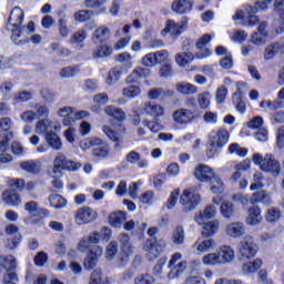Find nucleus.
<instances>
[{
	"instance_id": "nucleus-1",
	"label": "nucleus",
	"mask_w": 284,
	"mask_h": 284,
	"mask_svg": "<svg viewBox=\"0 0 284 284\" xmlns=\"http://www.w3.org/2000/svg\"><path fill=\"white\" fill-rule=\"evenodd\" d=\"M23 19H26L23 9L14 7L11 10L6 24V30H8V32H12L11 41H13L16 45H23V43H28V38H26V36L29 34V37H31V43L38 45V43H41L42 38L40 34H34V22L30 21L26 27L23 26Z\"/></svg>"
},
{
	"instance_id": "nucleus-2",
	"label": "nucleus",
	"mask_w": 284,
	"mask_h": 284,
	"mask_svg": "<svg viewBox=\"0 0 284 284\" xmlns=\"http://www.w3.org/2000/svg\"><path fill=\"white\" fill-rule=\"evenodd\" d=\"M270 3H272V0H257L254 7L246 4L244 9L235 12L233 21H243V26L254 28L258 23V16L256 13L261 12V10H267Z\"/></svg>"
},
{
	"instance_id": "nucleus-3",
	"label": "nucleus",
	"mask_w": 284,
	"mask_h": 284,
	"mask_svg": "<svg viewBox=\"0 0 284 284\" xmlns=\"http://www.w3.org/2000/svg\"><path fill=\"white\" fill-rule=\"evenodd\" d=\"M236 258L234 248L232 246H221L214 253H209L203 256L202 263L204 265H230Z\"/></svg>"
},
{
	"instance_id": "nucleus-4",
	"label": "nucleus",
	"mask_w": 284,
	"mask_h": 284,
	"mask_svg": "<svg viewBox=\"0 0 284 284\" xmlns=\"http://www.w3.org/2000/svg\"><path fill=\"white\" fill-rule=\"evenodd\" d=\"M252 161L255 165H260L262 172H271L273 176L281 174V162L272 153H266L264 156L255 153L252 156Z\"/></svg>"
},
{
	"instance_id": "nucleus-5",
	"label": "nucleus",
	"mask_w": 284,
	"mask_h": 284,
	"mask_svg": "<svg viewBox=\"0 0 284 284\" xmlns=\"http://www.w3.org/2000/svg\"><path fill=\"white\" fill-rule=\"evenodd\" d=\"M81 168V163L68 160L65 154L58 153L53 161V171L51 173L52 179L63 176L62 170H68L69 172H77Z\"/></svg>"
},
{
	"instance_id": "nucleus-6",
	"label": "nucleus",
	"mask_w": 284,
	"mask_h": 284,
	"mask_svg": "<svg viewBox=\"0 0 284 284\" xmlns=\"http://www.w3.org/2000/svg\"><path fill=\"white\" fill-rule=\"evenodd\" d=\"M258 246L254 243L252 235H245L239 244V256L242 261H251L256 256Z\"/></svg>"
},
{
	"instance_id": "nucleus-7",
	"label": "nucleus",
	"mask_w": 284,
	"mask_h": 284,
	"mask_svg": "<svg viewBox=\"0 0 284 284\" xmlns=\"http://www.w3.org/2000/svg\"><path fill=\"white\" fill-rule=\"evenodd\" d=\"M0 265L7 270V274L3 278V284H17L19 283V276L12 271L17 270V258L12 255L0 256Z\"/></svg>"
},
{
	"instance_id": "nucleus-8",
	"label": "nucleus",
	"mask_w": 284,
	"mask_h": 284,
	"mask_svg": "<svg viewBox=\"0 0 284 284\" xmlns=\"http://www.w3.org/2000/svg\"><path fill=\"white\" fill-rule=\"evenodd\" d=\"M168 59H170V52H168V50H160L145 54L142 58V65H145V68H154L161 63H168Z\"/></svg>"
},
{
	"instance_id": "nucleus-9",
	"label": "nucleus",
	"mask_w": 284,
	"mask_h": 284,
	"mask_svg": "<svg viewBox=\"0 0 284 284\" xmlns=\"http://www.w3.org/2000/svg\"><path fill=\"white\" fill-rule=\"evenodd\" d=\"M172 119L176 125H190L199 119V115L190 109H178L172 113Z\"/></svg>"
},
{
	"instance_id": "nucleus-10",
	"label": "nucleus",
	"mask_w": 284,
	"mask_h": 284,
	"mask_svg": "<svg viewBox=\"0 0 284 284\" xmlns=\"http://www.w3.org/2000/svg\"><path fill=\"white\" fill-rule=\"evenodd\" d=\"M98 216L99 215L92 207L83 206L75 211L74 223H77V225H88L94 223Z\"/></svg>"
},
{
	"instance_id": "nucleus-11",
	"label": "nucleus",
	"mask_w": 284,
	"mask_h": 284,
	"mask_svg": "<svg viewBox=\"0 0 284 284\" xmlns=\"http://www.w3.org/2000/svg\"><path fill=\"white\" fill-rule=\"evenodd\" d=\"M212 52L209 49H204V53H196L195 55L190 52H180L175 54V63L180 65V68H185V65H190L194 59H207Z\"/></svg>"
},
{
	"instance_id": "nucleus-12",
	"label": "nucleus",
	"mask_w": 284,
	"mask_h": 284,
	"mask_svg": "<svg viewBox=\"0 0 284 284\" xmlns=\"http://www.w3.org/2000/svg\"><path fill=\"white\" fill-rule=\"evenodd\" d=\"M200 201H201V195H199V193H195L190 189L184 190L183 194L180 197V203L181 205H183L186 212L194 210V207L199 205Z\"/></svg>"
},
{
	"instance_id": "nucleus-13",
	"label": "nucleus",
	"mask_w": 284,
	"mask_h": 284,
	"mask_svg": "<svg viewBox=\"0 0 284 284\" xmlns=\"http://www.w3.org/2000/svg\"><path fill=\"white\" fill-rule=\"evenodd\" d=\"M61 131V124H55L52 120L41 119L36 123V134H43V136H48L52 132Z\"/></svg>"
},
{
	"instance_id": "nucleus-14",
	"label": "nucleus",
	"mask_w": 284,
	"mask_h": 284,
	"mask_svg": "<svg viewBox=\"0 0 284 284\" xmlns=\"http://www.w3.org/2000/svg\"><path fill=\"white\" fill-rule=\"evenodd\" d=\"M102 131L113 143L114 148H121V142L123 141V134H125V128L119 125L116 130L110 128V125H103Z\"/></svg>"
},
{
	"instance_id": "nucleus-15",
	"label": "nucleus",
	"mask_w": 284,
	"mask_h": 284,
	"mask_svg": "<svg viewBox=\"0 0 284 284\" xmlns=\"http://www.w3.org/2000/svg\"><path fill=\"white\" fill-rule=\"evenodd\" d=\"M143 112L146 114V116H152L153 119H163V116H165V106L150 101L144 103Z\"/></svg>"
},
{
	"instance_id": "nucleus-16",
	"label": "nucleus",
	"mask_w": 284,
	"mask_h": 284,
	"mask_svg": "<svg viewBox=\"0 0 284 284\" xmlns=\"http://www.w3.org/2000/svg\"><path fill=\"white\" fill-rule=\"evenodd\" d=\"M103 256V247L95 245L92 247L91 252L88 253L84 260L85 270H94L97 267V263L99 258Z\"/></svg>"
},
{
	"instance_id": "nucleus-17",
	"label": "nucleus",
	"mask_w": 284,
	"mask_h": 284,
	"mask_svg": "<svg viewBox=\"0 0 284 284\" xmlns=\"http://www.w3.org/2000/svg\"><path fill=\"white\" fill-rule=\"evenodd\" d=\"M215 174L216 173H214V169L205 164L197 165L194 171L195 179L201 181V183H210Z\"/></svg>"
},
{
	"instance_id": "nucleus-18",
	"label": "nucleus",
	"mask_w": 284,
	"mask_h": 284,
	"mask_svg": "<svg viewBox=\"0 0 284 284\" xmlns=\"http://www.w3.org/2000/svg\"><path fill=\"white\" fill-rule=\"evenodd\" d=\"M185 28H187V21L175 22L173 20H168L162 34H168V32H170L172 37H180V34L185 31Z\"/></svg>"
},
{
	"instance_id": "nucleus-19",
	"label": "nucleus",
	"mask_w": 284,
	"mask_h": 284,
	"mask_svg": "<svg viewBox=\"0 0 284 284\" xmlns=\"http://www.w3.org/2000/svg\"><path fill=\"white\" fill-rule=\"evenodd\" d=\"M246 223L252 227H256L263 223V215L258 205H253L247 210Z\"/></svg>"
},
{
	"instance_id": "nucleus-20",
	"label": "nucleus",
	"mask_w": 284,
	"mask_h": 284,
	"mask_svg": "<svg viewBox=\"0 0 284 284\" xmlns=\"http://www.w3.org/2000/svg\"><path fill=\"white\" fill-rule=\"evenodd\" d=\"M171 97H174V91L164 90L163 88H154L148 92V99L150 101H164V99H171Z\"/></svg>"
},
{
	"instance_id": "nucleus-21",
	"label": "nucleus",
	"mask_w": 284,
	"mask_h": 284,
	"mask_svg": "<svg viewBox=\"0 0 284 284\" xmlns=\"http://www.w3.org/2000/svg\"><path fill=\"white\" fill-rule=\"evenodd\" d=\"M194 6L193 0H175L171 4V9L176 14H187V12H192V7Z\"/></svg>"
},
{
	"instance_id": "nucleus-22",
	"label": "nucleus",
	"mask_w": 284,
	"mask_h": 284,
	"mask_svg": "<svg viewBox=\"0 0 284 284\" xmlns=\"http://www.w3.org/2000/svg\"><path fill=\"white\" fill-rule=\"evenodd\" d=\"M2 201L11 207H18V205H21V195L12 189L6 190L2 193Z\"/></svg>"
},
{
	"instance_id": "nucleus-23",
	"label": "nucleus",
	"mask_w": 284,
	"mask_h": 284,
	"mask_svg": "<svg viewBox=\"0 0 284 284\" xmlns=\"http://www.w3.org/2000/svg\"><path fill=\"white\" fill-rule=\"evenodd\" d=\"M225 232L231 239H239V236L245 234V224L243 222H232L226 225Z\"/></svg>"
},
{
	"instance_id": "nucleus-24",
	"label": "nucleus",
	"mask_w": 284,
	"mask_h": 284,
	"mask_svg": "<svg viewBox=\"0 0 284 284\" xmlns=\"http://www.w3.org/2000/svg\"><path fill=\"white\" fill-rule=\"evenodd\" d=\"M58 116L62 119L63 125H74V108L64 106L59 109Z\"/></svg>"
},
{
	"instance_id": "nucleus-25",
	"label": "nucleus",
	"mask_w": 284,
	"mask_h": 284,
	"mask_svg": "<svg viewBox=\"0 0 284 284\" xmlns=\"http://www.w3.org/2000/svg\"><path fill=\"white\" fill-rule=\"evenodd\" d=\"M24 211L28 212L30 216H41V214H43L44 216H48V214H50L48 210H44L41 206H39V203L36 201L26 202Z\"/></svg>"
},
{
	"instance_id": "nucleus-26",
	"label": "nucleus",
	"mask_w": 284,
	"mask_h": 284,
	"mask_svg": "<svg viewBox=\"0 0 284 284\" xmlns=\"http://www.w3.org/2000/svg\"><path fill=\"white\" fill-rule=\"evenodd\" d=\"M221 227V222L219 220H213L204 223L202 227V236L204 239H210V236H214L216 232H219Z\"/></svg>"
},
{
	"instance_id": "nucleus-27",
	"label": "nucleus",
	"mask_w": 284,
	"mask_h": 284,
	"mask_svg": "<svg viewBox=\"0 0 284 284\" xmlns=\"http://www.w3.org/2000/svg\"><path fill=\"white\" fill-rule=\"evenodd\" d=\"M216 216V205L211 204L207 205L203 212H200L199 215L195 216L196 223L201 225L202 223H205V221H210V219H214Z\"/></svg>"
},
{
	"instance_id": "nucleus-28",
	"label": "nucleus",
	"mask_w": 284,
	"mask_h": 284,
	"mask_svg": "<svg viewBox=\"0 0 284 284\" xmlns=\"http://www.w3.org/2000/svg\"><path fill=\"white\" fill-rule=\"evenodd\" d=\"M57 132L58 131H53L52 133L47 134V136H44V141L51 150L60 152V150H63V143L61 142V138L59 134H57Z\"/></svg>"
},
{
	"instance_id": "nucleus-29",
	"label": "nucleus",
	"mask_w": 284,
	"mask_h": 284,
	"mask_svg": "<svg viewBox=\"0 0 284 284\" xmlns=\"http://www.w3.org/2000/svg\"><path fill=\"white\" fill-rule=\"evenodd\" d=\"M251 203L252 205H257L258 203H262V205H270V203H272V197L270 196V193L265 192V190L257 191L252 193Z\"/></svg>"
},
{
	"instance_id": "nucleus-30",
	"label": "nucleus",
	"mask_w": 284,
	"mask_h": 284,
	"mask_svg": "<svg viewBox=\"0 0 284 284\" xmlns=\"http://www.w3.org/2000/svg\"><path fill=\"white\" fill-rule=\"evenodd\" d=\"M274 12L277 14V20L275 21L276 26H280L277 32H284V3L283 1H275Z\"/></svg>"
},
{
	"instance_id": "nucleus-31",
	"label": "nucleus",
	"mask_w": 284,
	"mask_h": 284,
	"mask_svg": "<svg viewBox=\"0 0 284 284\" xmlns=\"http://www.w3.org/2000/svg\"><path fill=\"white\" fill-rule=\"evenodd\" d=\"M110 39V29L105 26H101L93 33V43H105Z\"/></svg>"
},
{
	"instance_id": "nucleus-32",
	"label": "nucleus",
	"mask_w": 284,
	"mask_h": 284,
	"mask_svg": "<svg viewBox=\"0 0 284 284\" xmlns=\"http://www.w3.org/2000/svg\"><path fill=\"white\" fill-rule=\"evenodd\" d=\"M20 168L29 174H39L41 172V162L34 160L24 161L20 163Z\"/></svg>"
},
{
	"instance_id": "nucleus-33",
	"label": "nucleus",
	"mask_w": 284,
	"mask_h": 284,
	"mask_svg": "<svg viewBox=\"0 0 284 284\" xmlns=\"http://www.w3.org/2000/svg\"><path fill=\"white\" fill-rule=\"evenodd\" d=\"M6 232L7 234H9V236H18L17 240H9L10 250H14V247H18L19 241H21V235L19 234V227L14 224H10V225H7Z\"/></svg>"
},
{
	"instance_id": "nucleus-34",
	"label": "nucleus",
	"mask_w": 284,
	"mask_h": 284,
	"mask_svg": "<svg viewBox=\"0 0 284 284\" xmlns=\"http://www.w3.org/2000/svg\"><path fill=\"white\" fill-rule=\"evenodd\" d=\"M175 90L180 94H185L186 97H190L192 94H196V92H199V88H196V85H194L192 83H187V82L178 83L175 85Z\"/></svg>"
},
{
	"instance_id": "nucleus-35",
	"label": "nucleus",
	"mask_w": 284,
	"mask_h": 284,
	"mask_svg": "<svg viewBox=\"0 0 284 284\" xmlns=\"http://www.w3.org/2000/svg\"><path fill=\"white\" fill-rule=\"evenodd\" d=\"M262 265H263V261L258 258L253 262H245L242 265V272L243 274H246V275L254 274L258 272V270H261Z\"/></svg>"
},
{
	"instance_id": "nucleus-36",
	"label": "nucleus",
	"mask_w": 284,
	"mask_h": 284,
	"mask_svg": "<svg viewBox=\"0 0 284 284\" xmlns=\"http://www.w3.org/2000/svg\"><path fill=\"white\" fill-rule=\"evenodd\" d=\"M220 212L223 219H226L230 221L232 216H234V212H236V207L234 206V203L230 201H224L220 206Z\"/></svg>"
},
{
	"instance_id": "nucleus-37",
	"label": "nucleus",
	"mask_w": 284,
	"mask_h": 284,
	"mask_svg": "<svg viewBox=\"0 0 284 284\" xmlns=\"http://www.w3.org/2000/svg\"><path fill=\"white\" fill-rule=\"evenodd\" d=\"M209 183L213 194H223L225 191V184L223 183V180L216 174L211 178Z\"/></svg>"
},
{
	"instance_id": "nucleus-38",
	"label": "nucleus",
	"mask_w": 284,
	"mask_h": 284,
	"mask_svg": "<svg viewBox=\"0 0 284 284\" xmlns=\"http://www.w3.org/2000/svg\"><path fill=\"white\" fill-rule=\"evenodd\" d=\"M185 267H187V262L181 261L178 266L169 267L170 272L168 273V278L174 281V278H179L183 272H185Z\"/></svg>"
},
{
	"instance_id": "nucleus-39",
	"label": "nucleus",
	"mask_w": 284,
	"mask_h": 284,
	"mask_svg": "<svg viewBox=\"0 0 284 284\" xmlns=\"http://www.w3.org/2000/svg\"><path fill=\"white\" fill-rule=\"evenodd\" d=\"M104 112L108 114V116L115 119V121H125V112L121 109H118L116 106L108 105L104 109Z\"/></svg>"
},
{
	"instance_id": "nucleus-40",
	"label": "nucleus",
	"mask_w": 284,
	"mask_h": 284,
	"mask_svg": "<svg viewBox=\"0 0 284 284\" xmlns=\"http://www.w3.org/2000/svg\"><path fill=\"white\" fill-rule=\"evenodd\" d=\"M229 139L230 132H227V130L225 129H220L215 132L211 141L215 142L217 145H221L223 148V145L227 143Z\"/></svg>"
},
{
	"instance_id": "nucleus-41",
	"label": "nucleus",
	"mask_w": 284,
	"mask_h": 284,
	"mask_svg": "<svg viewBox=\"0 0 284 284\" xmlns=\"http://www.w3.org/2000/svg\"><path fill=\"white\" fill-rule=\"evenodd\" d=\"M92 156L97 159H108L110 156V145L102 142L101 145H95L92 150Z\"/></svg>"
},
{
	"instance_id": "nucleus-42",
	"label": "nucleus",
	"mask_w": 284,
	"mask_h": 284,
	"mask_svg": "<svg viewBox=\"0 0 284 284\" xmlns=\"http://www.w3.org/2000/svg\"><path fill=\"white\" fill-rule=\"evenodd\" d=\"M125 213L118 211L109 216V223L112 225V227H121L123 223H125Z\"/></svg>"
},
{
	"instance_id": "nucleus-43",
	"label": "nucleus",
	"mask_w": 284,
	"mask_h": 284,
	"mask_svg": "<svg viewBox=\"0 0 284 284\" xmlns=\"http://www.w3.org/2000/svg\"><path fill=\"white\" fill-rule=\"evenodd\" d=\"M108 0H85L84 7L97 12H105V3Z\"/></svg>"
},
{
	"instance_id": "nucleus-44",
	"label": "nucleus",
	"mask_w": 284,
	"mask_h": 284,
	"mask_svg": "<svg viewBox=\"0 0 284 284\" xmlns=\"http://www.w3.org/2000/svg\"><path fill=\"white\" fill-rule=\"evenodd\" d=\"M145 77H150V70L143 68H136L133 70L132 74L128 78L130 83H136L139 79H145Z\"/></svg>"
},
{
	"instance_id": "nucleus-45",
	"label": "nucleus",
	"mask_w": 284,
	"mask_h": 284,
	"mask_svg": "<svg viewBox=\"0 0 284 284\" xmlns=\"http://www.w3.org/2000/svg\"><path fill=\"white\" fill-rule=\"evenodd\" d=\"M172 241L175 245H183L185 241V230L183 225H178L172 233Z\"/></svg>"
},
{
	"instance_id": "nucleus-46",
	"label": "nucleus",
	"mask_w": 284,
	"mask_h": 284,
	"mask_svg": "<svg viewBox=\"0 0 284 284\" xmlns=\"http://www.w3.org/2000/svg\"><path fill=\"white\" fill-rule=\"evenodd\" d=\"M95 145H103V140L101 138H89L80 142V148L83 152Z\"/></svg>"
},
{
	"instance_id": "nucleus-47",
	"label": "nucleus",
	"mask_w": 284,
	"mask_h": 284,
	"mask_svg": "<svg viewBox=\"0 0 284 284\" xmlns=\"http://www.w3.org/2000/svg\"><path fill=\"white\" fill-rule=\"evenodd\" d=\"M144 252H146V256L150 261H154L159 256V248H156V245L152 240L146 241V243L143 246Z\"/></svg>"
},
{
	"instance_id": "nucleus-48",
	"label": "nucleus",
	"mask_w": 284,
	"mask_h": 284,
	"mask_svg": "<svg viewBox=\"0 0 284 284\" xmlns=\"http://www.w3.org/2000/svg\"><path fill=\"white\" fill-rule=\"evenodd\" d=\"M231 199H232V201H234V203H239L243 207H247V205H250V203H252V196H250V194H244L241 192L234 193L231 196Z\"/></svg>"
},
{
	"instance_id": "nucleus-49",
	"label": "nucleus",
	"mask_w": 284,
	"mask_h": 284,
	"mask_svg": "<svg viewBox=\"0 0 284 284\" xmlns=\"http://www.w3.org/2000/svg\"><path fill=\"white\" fill-rule=\"evenodd\" d=\"M49 203L51 207H54L55 210H61L68 203V201L59 194H51L49 196Z\"/></svg>"
},
{
	"instance_id": "nucleus-50",
	"label": "nucleus",
	"mask_w": 284,
	"mask_h": 284,
	"mask_svg": "<svg viewBox=\"0 0 284 284\" xmlns=\"http://www.w3.org/2000/svg\"><path fill=\"white\" fill-rule=\"evenodd\" d=\"M112 54V48L108 47V44H102L95 49L93 52L94 59H105V57H110Z\"/></svg>"
},
{
	"instance_id": "nucleus-51",
	"label": "nucleus",
	"mask_w": 284,
	"mask_h": 284,
	"mask_svg": "<svg viewBox=\"0 0 284 284\" xmlns=\"http://www.w3.org/2000/svg\"><path fill=\"white\" fill-rule=\"evenodd\" d=\"M118 239L122 252H132V242L130 241V235L128 233L120 234Z\"/></svg>"
},
{
	"instance_id": "nucleus-52",
	"label": "nucleus",
	"mask_w": 284,
	"mask_h": 284,
	"mask_svg": "<svg viewBox=\"0 0 284 284\" xmlns=\"http://www.w3.org/2000/svg\"><path fill=\"white\" fill-rule=\"evenodd\" d=\"M140 94H141V88H139L138 85H130L122 90V95L125 99H136V97H139Z\"/></svg>"
},
{
	"instance_id": "nucleus-53",
	"label": "nucleus",
	"mask_w": 284,
	"mask_h": 284,
	"mask_svg": "<svg viewBox=\"0 0 284 284\" xmlns=\"http://www.w3.org/2000/svg\"><path fill=\"white\" fill-rule=\"evenodd\" d=\"M74 21L78 23H85L92 19V12L90 10H80L73 14Z\"/></svg>"
},
{
	"instance_id": "nucleus-54",
	"label": "nucleus",
	"mask_w": 284,
	"mask_h": 284,
	"mask_svg": "<svg viewBox=\"0 0 284 284\" xmlns=\"http://www.w3.org/2000/svg\"><path fill=\"white\" fill-rule=\"evenodd\" d=\"M247 92V84L244 82H237V91L233 93V103H239L243 101V94Z\"/></svg>"
},
{
	"instance_id": "nucleus-55",
	"label": "nucleus",
	"mask_w": 284,
	"mask_h": 284,
	"mask_svg": "<svg viewBox=\"0 0 284 284\" xmlns=\"http://www.w3.org/2000/svg\"><path fill=\"white\" fill-rule=\"evenodd\" d=\"M263 173L256 172L253 175V183L250 186L251 192H256V190H263Z\"/></svg>"
},
{
	"instance_id": "nucleus-56",
	"label": "nucleus",
	"mask_w": 284,
	"mask_h": 284,
	"mask_svg": "<svg viewBox=\"0 0 284 284\" xmlns=\"http://www.w3.org/2000/svg\"><path fill=\"white\" fill-rule=\"evenodd\" d=\"M118 253H119V244L115 241L110 242L106 245V250H105L106 260L112 261V258H114V256H116Z\"/></svg>"
},
{
	"instance_id": "nucleus-57",
	"label": "nucleus",
	"mask_w": 284,
	"mask_h": 284,
	"mask_svg": "<svg viewBox=\"0 0 284 284\" xmlns=\"http://www.w3.org/2000/svg\"><path fill=\"white\" fill-rule=\"evenodd\" d=\"M79 72H81L79 67H65L60 71V77L62 79H72V77H77Z\"/></svg>"
},
{
	"instance_id": "nucleus-58",
	"label": "nucleus",
	"mask_w": 284,
	"mask_h": 284,
	"mask_svg": "<svg viewBox=\"0 0 284 284\" xmlns=\"http://www.w3.org/2000/svg\"><path fill=\"white\" fill-rule=\"evenodd\" d=\"M34 114L38 119H48L50 116V108L45 104H37L34 108Z\"/></svg>"
},
{
	"instance_id": "nucleus-59",
	"label": "nucleus",
	"mask_w": 284,
	"mask_h": 284,
	"mask_svg": "<svg viewBox=\"0 0 284 284\" xmlns=\"http://www.w3.org/2000/svg\"><path fill=\"white\" fill-rule=\"evenodd\" d=\"M216 247V242L213 239L204 240L200 244H197V252H210Z\"/></svg>"
},
{
	"instance_id": "nucleus-60",
	"label": "nucleus",
	"mask_w": 284,
	"mask_h": 284,
	"mask_svg": "<svg viewBox=\"0 0 284 284\" xmlns=\"http://www.w3.org/2000/svg\"><path fill=\"white\" fill-rule=\"evenodd\" d=\"M211 99L212 95L210 94V92H203L197 95V103L201 110H207V108H210Z\"/></svg>"
},
{
	"instance_id": "nucleus-61",
	"label": "nucleus",
	"mask_w": 284,
	"mask_h": 284,
	"mask_svg": "<svg viewBox=\"0 0 284 284\" xmlns=\"http://www.w3.org/2000/svg\"><path fill=\"white\" fill-rule=\"evenodd\" d=\"M143 125L150 130V132H153L156 134V132H161L163 130V124L158 122L156 120H144Z\"/></svg>"
},
{
	"instance_id": "nucleus-62",
	"label": "nucleus",
	"mask_w": 284,
	"mask_h": 284,
	"mask_svg": "<svg viewBox=\"0 0 284 284\" xmlns=\"http://www.w3.org/2000/svg\"><path fill=\"white\" fill-rule=\"evenodd\" d=\"M281 219V211L278 209L271 207L266 212V221L268 223H276Z\"/></svg>"
},
{
	"instance_id": "nucleus-63",
	"label": "nucleus",
	"mask_w": 284,
	"mask_h": 284,
	"mask_svg": "<svg viewBox=\"0 0 284 284\" xmlns=\"http://www.w3.org/2000/svg\"><path fill=\"white\" fill-rule=\"evenodd\" d=\"M121 79V69L114 68L111 71H109V75L106 78L108 85H112V83H116Z\"/></svg>"
},
{
	"instance_id": "nucleus-64",
	"label": "nucleus",
	"mask_w": 284,
	"mask_h": 284,
	"mask_svg": "<svg viewBox=\"0 0 284 284\" xmlns=\"http://www.w3.org/2000/svg\"><path fill=\"white\" fill-rule=\"evenodd\" d=\"M135 284H154V277L150 274L138 275L134 280Z\"/></svg>"
}]
</instances>
